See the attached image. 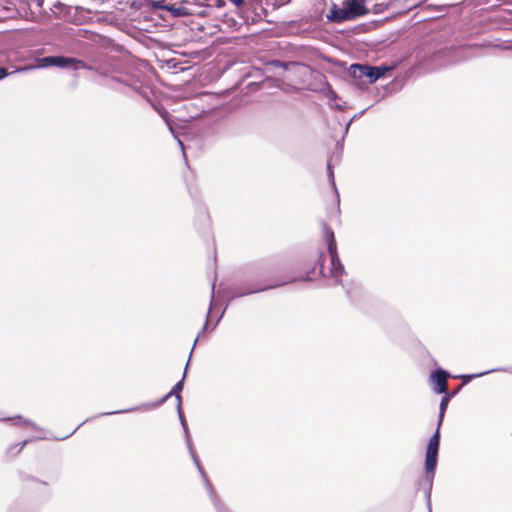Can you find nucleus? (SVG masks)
<instances>
[{
    "mask_svg": "<svg viewBox=\"0 0 512 512\" xmlns=\"http://www.w3.org/2000/svg\"><path fill=\"white\" fill-rule=\"evenodd\" d=\"M189 453H190L191 458L193 459V462H194L195 466L197 467L201 477L203 478V481L205 483L206 489L209 493L210 499L214 505L215 510L217 512H232L228 507H226L221 502V500L216 495V492L214 491L212 484L210 483L203 467L201 466V463L197 457L195 450L193 449L192 451H189Z\"/></svg>",
    "mask_w": 512,
    "mask_h": 512,
    "instance_id": "obj_7",
    "label": "nucleus"
},
{
    "mask_svg": "<svg viewBox=\"0 0 512 512\" xmlns=\"http://www.w3.org/2000/svg\"><path fill=\"white\" fill-rule=\"evenodd\" d=\"M225 5H226V1H225V0H216V2H215V6H216L217 8H222V7H224Z\"/></svg>",
    "mask_w": 512,
    "mask_h": 512,
    "instance_id": "obj_29",
    "label": "nucleus"
},
{
    "mask_svg": "<svg viewBox=\"0 0 512 512\" xmlns=\"http://www.w3.org/2000/svg\"><path fill=\"white\" fill-rule=\"evenodd\" d=\"M0 421H12L13 425L20 426V425H29L33 429L41 430L40 427L37 426L36 423L32 422L29 419H24L22 416L17 415L15 417H0Z\"/></svg>",
    "mask_w": 512,
    "mask_h": 512,
    "instance_id": "obj_12",
    "label": "nucleus"
},
{
    "mask_svg": "<svg viewBox=\"0 0 512 512\" xmlns=\"http://www.w3.org/2000/svg\"><path fill=\"white\" fill-rule=\"evenodd\" d=\"M316 269V267H314L311 272H314ZM301 280L302 281H311V277H310V271H308L303 277H301Z\"/></svg>",
    "mask_w": 512,
    "mask_h": 512,
    "instance_id": "obj_26",
    "label": "nucleus"
},
{
    "mask_svg": "<svg viewBox=\"0 0 512 512\" xmlns=\"http://www.w3.org/2000/svg\"><path fill=\"white\" fill-rule=\"evenodd\" d=\"M31 479H32V481H33V482H35V483L42 484V485H48V483H47L46 481L39 480V479H37V478H35V477H32Z\"/></svg>",
    "mask_w": 512,
    "mask_h": 512,
    "instance_id": "obj_31",
    "label": "nucleus"
},
{
    "mask_svg": "<svg viewBox=\"0 0 512 512\" xmlns=\"http://www.w3.org/2000/svg\"><path fill=\"white\" fill-rule=\"evenodd\" d=\"M177 414H178L179 421L181 423L182 428L183 427H187L188 424H187V421L185 419V416H184V413H183V410H182V405H177Z\"/></svg>",
    "mask_w": 512,
    "mask_h": 512,
    "instance_id": "obj_23",
    "label": "nucleus"
},
{
    "mask_svg": "<svg viewBox=\"0 0 512 512\" xmlns=\"http://www.w3.org/2000/svg\"><path fill=\"white\" fill-rule=\"evenodd\" d=\"M377 70V74H379V79L386 77L387 73L393 70V66L388 65H380L375 66Z\"/></svg>",
    "mask_w": 512,
    "mask_h": 512,
    "instance_id": "obj_20",
    "label": "nucleus"
},
{
    "mask_svg": "<svg viewBox=\"0 0 512 512\" xmlns=\"http://www.w3.org/2000/svg\"><path fill=\"white\" fill-rule=\"evenodd\" d=\"M37 66L36 68H49L54 67V55L44 56L36 59ZM35 69V66H33Z\"/></svg>",
    "mask_w": 512,
    "mask_h": 512,
    "instance_id": "obj_15",
    "label": "nucleus"
},
{
    "mask_svg": "<svg viewBox=\"0 0 512 512\" xmlns=\"http://www.w3.org/2000/svg\"><path fill=\"white\" fill-rule=\"evenodd\" d=\"M54 67L61 69H71L73 71H78L80 69H89V67L83 60L64 55H54Z\"/></svg>",
    "mask_w": 512,
    "mask_h": 512,
    "instance_id": "obj_9",
    "label": "nucleus"
},
{
    "mask_svg": "<svg viewBox=\"0 0 512 512\" xmlns=\"http://www.w3.org/2000/svg\"><path fill=\"white\" fill-rule=\"evenodd\" d=\"M325 254L323 252H319L318 254V260L317 265H319V273L324 276V261H325Z\"/></svg>",
    "mask_w": 512,
    "mask_h": 512,
    "instance_id": "obj_22",
    "label": "nucleus"
},
{
    "mask_svg": "<svg viewBox=\"0 0 512 512\" xmlns=\"http://www.w3.org/2000/svg\"><path fill=\"white\" fill-rule=\"evenodd\" d=\"M368 108H365L363 109L362 111L356 113L352 118H351V121H354L358 118H360L366 111H367Z\"/></svg>",
    "mask_w": 512,
    "mask_h": 512,
    "instance_id": "obj_27",
    "label": "nucleus"
},
{
    "mask_svg": "<svg viewBox=\"0 0 512 512\" xmlns=\"http://www.w3.org/2000/svg\"><path fill=\"white\" fill-rule=\"evenodd\" d=\"M323 233H324V239L327 244V250L330 256V269L329 274L332 278L335 279L336 283L343 286V288L346 289V287L343 285L341 281V277L346 274L344 265L342 264L338 251H337V243L334 235V231L332 228L327 225L326 223H323Z\"/></svg>",
    "mask_w": 512,
    "mask_h": 512,
    "instance_id": "obj_5",
    "label": "nucleus"
},
{
    "mask_svg": "<svg viewBox=\"0 0 512 512\" xmlns=\"http://www.w3.org/2000/svg\"><path fill=\"white\" fill-rule=\"evenodd\" d=\"M376 72L375 66L366 63H354L348 69L349 76L360 89L367 88L368 85L379 80V74Z\"/></svg>",
    "mask_w": 512,
    "mask_h": 512,
    "instance_id": "obj_6",
    "label": "nucleus"
},
{
    "mask_svg": "<svg viewBox=\"0 0 512 512\" xmlns=\"http://www.w3.org/2000/svg\"><path fill=\"white\" fill-rule=\"evenodd\" d=\"M225 310H226V307L223 308L221 314L218 316L217 320H216V323L214 324L213 328H215L218 323L220 322L221 318L223 317L224 313H225Z\"/></svg>",
    "mask_w": 512,
    "mask_h": 512,
    "instance_id": "obj_30",
    "label": "nucleus"
},
{
    "mask_svg": "<svg viewBox=\"0 0 512 512\" xmlns=\"http://www.w3.org/2000/svg\"><path fill=\"white\" fill-rule=\"evenodd\" d=\"M342 146H343V139L341 141H337V143H336L337 148H342Z\"/></svg>",
    "mask_w": 512,
    "mask_h": 512,
    "instance_id": "obj_35",
    "label": "nucleus"
},
{
    "mask_svg": "<svg viewBox=\"0 0 512 512\" xmlns=\"http://www.w3.org/2000/svg\"><path fill=\"white\" fill-rule=\"evenodd\" d=\"M177 141H178L179 145L181 146V149L184 151V145L181 142V140L179 138H177Z\"/></svg>",
    "mask_w": 512,
    "mask_h": 512,
    "instance_id": "obj_36",
    "label": "nucleus"
},
{
    "mask_svg": "<svg viewBox=\"0 0 512 512\" xmlns=\"http://www.w3.org/2000/svg\"><path fill=\"white\" fill-rule=\"evenodd\" d=\"M327 175H328V179H329V182H330L331 186L333 187V189L335 191H337L336 183H335V178H334V170H333V167H332V164H331L330 160L327 162Z\"/></svg>",
    "mask_w": 512,
    "mask_h": 512,
    "instance_id": "obj_19",
    "label": "nucleus"
},
{
    "mask_svg": "<svg viewBox=\"0 0 512 512\" xmlns=\"http://www.w3.org/2000/svg\"><path fill=\"white\" fill-rule=\"evenodd\" d=\"M337 97H338V96H337V94H336L333 90H331V91H330L329 99H330V100H336V99H337Z\"/></svg>",
    "mask_w": 512,
    "mask_h": 512,
    "instance_id": "obj_33",
    "label": "nucleus"
},
{
    "mask_svg": "<svg viewBox=\"0 0 512 512\" xmlns=\"http://www.w3.org/2000/svg\"><path fill=\"white\" fill-rule=\"evenodd\" d=\"M190 360L191 358L189 357L188 360H187V363L185 365V368H184V372H183V376L182 378L174 385V387L171 389L170 392H168L166 395H164L163 397H161L160 399H158L157 401L155 402H150V403H144V404H141V405H138V406H134V407H130V408H127V409H120V410H115V411H110V412H104V413H100L98 414L97 416L95 417H92V418H87L86 420H84L81 424H79L72 432H70L69 434L65 435V436H62V437H57L56 440H65L67 438H69L70 436H72L83 424L95 419V418H98V417H103V416H108V415H116V414H123V413H129V412H134V411H138L142 408H146V409H150V408H154V407H158V406H161L163 405L170 397L174 396L177 400V405H182V396H181V392L183 391V388H184V383H185V378H186V374H187V370H188V366L190 364Z\"/></svg>",
    "mask_w": 512,
    "mask_h": 512,
    "instance_id": "obj_2",
    "label": "nucleus"
},
{
    "mask_svg": "<svg viewBox=\"0 0 512 512\" xmlns=\"http://www.w3.org/2000/svg\"><path fill=\"white\" fill-rule=\"evenodd\" d=\"M232 4H234L236 7H241L246 0H229Z\"/></svg>",
    "mask_w": 512,
    "mask_h": 512,
    "instance_id": "obj_28",
    "label": "nucleus"
},
{
    "mask_svg": "<svg viewBox=\"0 0 512 512\" xmlns=\"http://www.w3.org/2000/svg\"><path fill=\"white\" fill-rule=\"evenodd\" d=\"M461 388H462V387H461V386H459L456 390H453L451 393H455V395H456V394L460 391V389H461Z\"/></svg>",
    "mask_w": 512,
    "mask_h": 512,
    "instance_id": "obj_38",
    "label": "nucleus"
},
{
    "mask_svg": "<svg viewBox=\"0 0 512 512\" xmlns=\"http://www.w3.org/2000/svg\"><path fill=\"white\" fill-rule=\"evenodd\" d=\"M30 442V440H24L19 444L13 445L8 449V453L13 456L19 454L21 450Z\"/></svg>",
    "mask_w": 512,
    "mask_h": 512,
    "instance_id": "obj_18",
    "label": "nucleus"
},
{
    "mask_svg": "<svg viewBox=\"0 0 512 512\" xmlns=\"http://www.w3.org/2000/svg\"><path fill=\"white\" fill-rule=\"evenodd\" d=\"M365 2V0H344L341 7L332 4L326 17L332 23H343L363 17L369 13Z\"/></svg>",
    "mask_w": 512,
    "mask_h": 512,
    "instance_id": "obj_4",
    "label": "nucleus"
},
{
    "mask_svg": "<svg viewBox=\"0 0 512 512\" xmlns=\"http://www.w3.org/2000/svg\"><path fill=\"white\" fill-rule=\"evenodd\" d=\"M449 376V372L441 367H437L430 373L429 380L436 394H446L448 392L447 378Z\"/></svg>",
    "mask_w": 512,
    "mask_h": 512,
    "instance_id": "obj_8",
    "label": "nucleus"
},
{
    "mask_svg": "<svg viewBox=\"0 0 512 512\" xmlns=\"http://www.w3.org/2000/svg\"><path fill=\"white\" fill-rule=\"evenodd\" d=\"M498 371L511 372V368H494V369H490V370L475 373V374H462V375L456 376V378L461 379L460 386L463 387V386L467 385L468 383H470V381H472L475 378L482 377L489 373L498 372Z\"/></svg>",
    "mask_w": 512,
    "mask_h": 512,
    "instance_id": "obj_10",
    "label": "nucleus"
},
{
    "mask_svg": "<svg viewBox=\"0 0 512 512\" xmlns=\"http://www.w3.org/2000/svg\"><path fill=\"white\" fill-rule=\"evenodd\" d=\"M269 64L274 67L283 68L284 70H287L289 66L288 63L280 60H272Z\"/></svg>",
    "mask_w": 512,
    "mask_h": 512,
    "instance_id": "obj_25",
    "label": "nucleus"
},
{
    "mask_svg": "<svg viewBox=\"0 0 512 512\" xmlns=\"http://www.w3.org/2000/svg\"><path fill=\"white\" fill-rule=\"evenodd\" d=\"M440 427L437 422V427L433 435L430 437L425 453V477L419 481V487L423 489L429 512H431V492L433 486V480L435 476V470L438 463V453L440 447Z\"/></svg>",
    "mask_w": 512,
    "mask_h": 512,
    "instance_id": "obj_1",
    "label": "nucleus"
},
{
    "mask_svg": "<svg viewBox=\"0 0 512 512\" xmlns=\"http://www.w3.org/2000/svg\"><path fill=\"white\" fill-rule=\"evenodd\" d=\"M150 7L154 10H167L173 11L172 5L164 4L163 0H152L149 3Z\"/></svg>",
    "mask_w": 512,
    "mask_h": 512,
    "instance_id": "obj_16",
    "label": "nucleus"
},
{
    "mask_svg": "<svg viewBox=\"0 0 512 512\" xmlns=\"http://www.w3.org/2000/svg\"><path fill=\"white\" fill-rule=\"evenodd\" d=\"M183 432H184L185 442H186L188 451H192L194 448H193L192 439H191V435H190L188 426L183 427Z\"/></svg>",
    "mask_w": 512,
    "mask_h": 512,
    "instance_id": "obj_21",
    "label": "nucleus"
},
{
    "mask_svg": "<svg viewBox=\"0 0 512 512\" xmlns=\"http://www.w3.org/2000/svg\"><path fill=\"white\" fill-rule=\"evenodd\" d=\"M346 294L349 298L352 299V294H351V291L349 289H346Z\"/></svg>",
    "mask_w": 512,
    "mask_h": 512,
    "instance_id": "obj_37",
    "label": "nucleus"
},
{
    "mask_svg": "<svg viewBox=\"0 0 512 512\" xmlns=\"http://www.w3.org/2000/svg\"><path fill=\"white\" fill-rule=\"evenodd\" d=\"M454 396H455V393L446 392V394H443L441 401H440V405H439V415H438V421H437V422H439V426L442 425L448 404Z\"/></svg>",
    "mask_w": 512,
    "mask_h": 512,
    "instance_id": "obj_11",
    "label": "nucleus"
},
{
    "mask_svg": "<svg viewBox=\"0 0 512 512\" xmlns=\"http://www.w3.org/2000/svg\"><path fill=\"white\" fill-rule=\"evenodd\" d=\"M353 121H351V119L346 123L345 125V129H344V135H346L348 133V130L350 128V125Z\"/></svg>",
    "mask_w": 512,
    "mask_h": 512,
    "instance_id": "obj_32",
    "label": "nucleus"
},
{
    "mask_svg": "<svg viewBox=\"0 0 512 512\" xmlns=\"http://www.w3.org/2000/svg\"><path fill=\"white\" fill-rule=\"evenodd\" d=\"M33 68L34 67L28 65V66H24V67L15 68L13 70H10L7 67L0 66V81L5 79L6 77H8L10 75H13V74H16V73H20V72H26V71L32 70Z\"/></svg>",
    "mask_w": 512,
    "mask_h": 512,
    "instance_id": "obj_14",
    "label": "nucleus"
},
{
    "mask_svg": "<svg viewBox=\"0 0 512 512\" xmlns=\"http://www.w3.org/2000/svg\"><path fill=\"white\" fill-rule=\"evenodd\" d=\"M214 290H215V284L213 283V284H212V293H211V302H210V306H209L208 314H207V317H206V321H205V323H204V326H203V328H202L201 332L197 335V337H196V339H195V341H194L193 347H192V349H191V351H190V354H189V357H190V358H191V356H192V353H193V351H194V348H195V346H196V343H197V341H198V339H199V337H200V334H201V333H203V332L207 329V327H208V323H209V315H210V313H211V311H212V309H213V307H214Z\"/></svg>",
    "mask_w": 512,
    "mask_h": 512,
    "instance_id": "obj_13",
    "label": "nucleus"
},
{
    "mask_svg": "<svg viewBox=\"0 0 512 512\" xmlns=\"http://www.w3.org/2000/svg\"><path fill=\"white\" fill-rule=\"evenodd\" d=\"M333 107H334L336 110H340V111L344 109V105H342V104H338V103L334 104V106H333Z\"/></svg>",
    "mask_w": 512,
    "mask_h": 512,
    "instance_id": "obj_34",
    "label": "nucleus"
},
{
    "mask_svg": "<svg viewBox=\"0 0 512 512\" xmlns=\"http://www.w3.org/2000/svg\"><path fill=\"white\" fill-rule=\"evenodd\" d=\"M88 31L82 28H69L67 30V35L72 38H82L84 37Z\"/></svg>",
    "mask_w": 512,
    "mask_h": 512,
    "instance_id": "obj_17",
    "label": "nucleus"
},
{
    "mask_svg": "<svg viewBox=\"0 0 512 512\" xmlns=\"http://www.w3.org/2000/svg\"><path fill=\"white\" fill-rule=\"evenodd\" d=\"M387 8H388V4L376 3L373 6L372 11L374 14H380V13H383Z\"/></svg>",
    "mask_w": 512,
    "mask_h": 512,
    "instance_id": "obj_24",
    "label": "nucleus"
},
{
    "mask_svg": "<svg viewBox=\"0 0 512 512\" xmlns=\"http://www.w3.org/2000/svg\"><path fill=\"white\" fill-rule=\"evenodd\" d=\"M294 281H296V278H292L290 280H285L282 282L275 281L272 283H265L264 281L254 279H246L243 281L233 282L227 288H225L223 292L227 299L229 301H232L236 298L244 297L258 292H263L269 289L278 288L288 283H292Z\"/></svg>",
    "mask_w": 512,
    "mask_h": 512,
    "instance_id": "obj_3",
    "label": "nucleus"
}]
</instances>
